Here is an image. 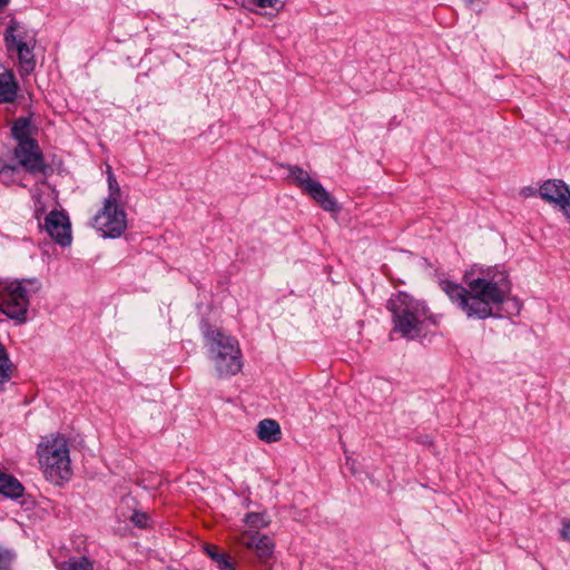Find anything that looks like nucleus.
Wrapping results in <instances>:
<instances>
[{
    "mask_svg": "<svg viewBox=\"0 0 570 570\" xmlns=\"http://www.w3.org/2000/svg\"><path fill=\"white\" fill-rule=\"evenodd\" d=\"M463 279L466 287L446 279L440 282V287L468 318L485 320L495 316L493 306L504 303L511 293L507 272L497 267L481 269L479 273L472 271Z\"/></svg>",
    "mask_w": 570,
    "mask_h": 570,
    "instance_id": "1",
    "label": "nucleus"
},
{
    "mask_svg": "<svg viewBox=\"0 0 570 570\" xmlns=\"http://www.w3.org/2000/svg\"><path fill=\"white\" fill-rule=\"evenodd\" d=\"M386 308L392 314V331L405 340L419 338L430 324H435L426 303L406 292L393 294L387 299Z\"/></svg>",
    "mask_w": 570,
    "mask_h": 570,
    "instance_id": "2",
    "label": "nucleus"
},
{
    "mask_svg": "<svg viewBox=\"0 0 570 570\" xmlns=\"http://www.w3.org/2000/svg\"><path fill=\"white\" fill-rule=\"evenodd\" d=\"M200 330L217 376L225 379L239 373L243 367V355L238 341L206 322L202 323Z\"/></svg>",
    "mask_w": 570,
    "mask_h": 570,
    "instance_id": "3",
    "label": "nucleus"
},
{
    "mask_svg": "<svg viewBox=\"0 0 570 570\" xmlns=\"http://www.w3.org/2000/svg\"><path fill=\"white\" fill-rule=\"evenodd\" d=\"M40 466L46 478L55 484H60L71 476L68 442L65 436H46L38 446Z\"/></svg>",
    "mask_w": 570,
    "mask_h": 570,
    "instance_id": "4",
    "label": "nucleus"
},
{
    "mask_svg": "<svg viewBox=\"0 0 570 570\" xmlns=\"http://www.w3.org/2000/svg\"><path fill=\"white\" fill-rule=\"evenodd\" d=\"M3 38L8 53L18 59L21 76L30 75L36 68L33 53L37 43L36 32L23 23L12 20Z\"/></svg>",
    "mask_w": 570,
    "mask_h": 570,
    "instance_id": "5",
    "label": "nucleus"
},
{
    "mask_svg": "<svg viewBox=\"0 0 570 570\" xmlns=\"http://www.w3.org/2000/svg\"><path fill=\"white\" fill-rule=\"evenodd\" d=\"M40 289L37 279L13 281L0 289V312L22 324L27 321L30 295Z\"/></svg>",
    "mask_w": 570,
    "mask_h": 570,
    "instance_id": "6",
    "label": "nucleus"
},
{
    "mask_svg": "<svg viewBox=\"0 0 570 570\" xmlns=\"http://www.w3.org/2000/svg\"><path fill=\"white\" fill-rule=\"evenodd\" d=\"M282 167L287 169L288 177L293 179L294 184L303 189L324 210L336 212L338 209L334 197L322 186L320 181L312 179L306 170L293 165H282Z\"/></svg>",
    "mask_w": 570,
    "mask_h": 570,
    "instance_id": "7",
    "label": "nucleus"
},
{
    "mask_svg": "<svg viewBox=\"0 0 570 570\" xmlns=\"http://www.w3.org/2000/svg\"><path fill=\"white\" fill-rule=\"evenodd\" d=\"M92 226L104 237H120L127 228L126 213L119 204L104 202L102 208L92 218Z\"/></svg>",
    "mask_w": 570,
    "mask_h": 570,
    "instance_id": "8",
    "label": "nucleus"
},
{
    "mask_svg": "<svg viewBox=\"0 0 570 570\" xmlns=\"http://www.w3.org/2000/svg\"><path fill=\"white\" fill-rule=\"evenodd\" d=\"M19 165L31 174H46L48 166L43 161L42 153L36 140L19 142L14 149Z\"/></svg>",
    "mask_w": 570,
    "mask_h": 570,
    "instance_id": "9",
    "label": "nucleus"
},
{
    "mask_svg": "<svg viewBox=\"0 0 570 570\" xmlns=\"http://www.w3.org/2000/svg\"><path fill=\"white\" fill-rule=\"evenodd\" d=\"M539 195L546 202L558 205L570 217V190L562 180H547L540 186Z\"/></svg>",
    "mask_w": 570,
    "mask_h": 570,
    "instance_id": "10",
    "label": "nucleus"
},
{
    "mask_svg": "<svg viewBox=\"0 0 570 570\" xmlns=\"http://www.w3.org/2000/svg\"><path fill=\"white\" fill-rule=\"evenodd\" d=\"M43 228L61 246L71 243L69 218L62 212L51 210L45 218Z\"/></svg>",
    "mask_w": 570,
    "mask_h": 570,
    "instance_id": "11",
    "label": "nucleus"
},
{
    "mask_svg": "<svg viewBox=\"0 0 570 570\" xmlns=\"http://www.w3.org/2000/svg\"><path fill=\"white\" fill-rule=\"evenodd\" d=\"M243 544L254 550L256 556L263 560H268L274 553V543L266 534L258 532H245L242 538Z\"/></svg>",
    "mask_w": 570,
    "mask_h": 570,
    "instance_id": "12",
    "label": "nucleus"
},
{
    "mask_svg": "<svg viewBox=\"0 0 570 570\" xmlns=\"http://www.w3.org/2000/svg\"><path fill=\"white\" fill-rule=\"evenodd\" d=\"M19 85L14 73L3 66H0V104H11L16 101Z\"/></svg>",
    "mask_w": 570,
    "mask_h": 570,
    "instance_id": "13",
    "label": "nucleus"
},
{
    "mask_svg": "<svg viewBox=\"0 0 570 570\" xmlns=\"http://www.w3.org/2000/svg\"><path fill=\"white\" fill-rule=\"evenodd\" d=\"M257 435L264 442H276L282 438L281 426L275 420L264 419L257 425Z\"/></svg>",
    "mask_w": 570,
    "mask_h": 570,
    "instance_id": "14",
    "label": "nucleus"
},
{
    "mask_svg": "<svg viewBox=\"0 0 570 570\" xmlns=\"http://www.w3.org/2000/svg\"><path fill=\"white\" fill-rule=\"evenodd\" d=\"M22 484L12 475L0 471V494L10 499H18L23 494Z\"/></svg>",
    "mask_w": 570,
    "mask_h": 570,
    "instance_id": "15",
    "label": "nucleus"
},
{
    "mask_svg": "<svg viewBox=\"0 0 570 570\" xmlns=\"http://www.w3.org/2000/svg\"><path fill=\"white\" fill-rule=\"evenodd\" d=\"M12 137L19 142L32 141L31 134V121L29 118H18L11 127Z\"/></svg>",
    "mask_w": 570,
    "mask_h": 570,
    "instance_id": "16",
    "label": "nucleus"
},
{
    "mask_svg": "<svg viewBox=\"0 0 570 570\" xmlns=\"http://www.w3.org/2000/svg\"><path fill=\"white\" fill-rule=\"evenodd\" d=\"M12 363L4 345L0 342V392L3 390V384L11 379Z\"/></svg>",
    "mask_w": 570,
    "mask_h": 570,
    "instance_id": "17",
    "label": "nucleus"
},
{
    "mask_svg": "<svg viewBox=\"0 0 570 570\" xmlns=\"http://www.w3.org/2000/svg\"><path fill=\"white\" fill-rule=\"evenodd\" d=\"M108 196L105 202L119 204L121 199L120 186L110 166H107Z\"/></svg>",
    "mask_w": 570,
    "mask_h": 570,
    "instance_id": "18",
    "label": "nucleus"
},
{
    "mask_svg": "<svg viewBox=\"0 0 570 570\" xmlns=\"http://www.w3.org/2000/svg\"><path fill=\"white\" fill-rule=\"evenodd\" d=\"M61 570H94V562L87 557H71L61 564Z\"/></svg>",
    "mask_w": 570,
    "mask_h": 570,
    "instance_id": "19",
    "label": "nucleus"
},
{
    "mask_svg": "<svg viewBox=\"0 0 570 570\" xmlns=\"http://www.w3.org/2000/svg\"><path fill=\"white\" fill-rule=\"evenodd\" d=\"M205 551L208 557L217 563L219 570H235L228 557L217 552V548L215 546H206Z\"/></svg>",
    "mask_w": 570,
    "mask_h": 570,
    "instance_id": "20",
    "label": "nucleus"
},
{
    "mask_svg": "<svg viewBox=\"0 0 570 570\" xmlns=\"http://www.w3.org/2000/svg\"><path fill=\"white\" fill-rule=\"evenodd\" d=\"M244 522L253 529H262L268 525L269 521L265 513L250 512L244 518Z\"/></svg>",
    "mask_w": 570,
    "mask_h": 570,
    "instance_id": "21",
    "label": "nucleus"
},
{
    "mask_svg": "<svg viewBox=\"0 0 570 570\" xmlns=\"http://www.w3.org/2000/svg\"><path fill=\"white\" fill-rule=\"evenodd\" d=\"M131 522L140 528L146 529L149 527V517L145 512L135 511L130 517Z\"/></svg>",
    "mask_w": 570,
    "mask_h": 570,
    "instance_id": "22",
    "label": "nucleus"
},
{
    "mask_svg": "<svg viewBox=\"0 0 570 570\" xmlns=\"http://www.w3.org/2000/svg\"><path fill=\"white\" fill-rule=\"evenodd\" d=\"M13 554L10 550L0 547V570H11Z\"/></svg>",
    "mask_w": 570,
    "mask_h": 570,
    "instance_id": "23",
    "label": "nucleus"
},
{
    "mask_svg": "<svg viewBox=\"0 0 570 570\" xmlns=\"http://www.w3.org/2000/svg\"><path fill=\"white\" fill-rule=\"evenodd\" d=\"M17 170V166L0 161V175L11 177Z\"/></svg>",
    "mask_w": 570,
    "mask_h": 570,
    "instance_id": "24",
    "label": "nucleus"
},
{
    "mask_svg": "<svg viewBox=\"0 0 570 570\" xmlns=\"http://www.w3.org/2000/svg\"><path fill=\"white\" fill-rule=\"evenodd\" d=\"M259 8H275L281 0H252Z\"/></svg>",
    "mask_w": 570,
    "mask_h": 570,
    "instance_id": "25",
    "label": "nucleus"
},
{
    "mask_svg": "<svg viewBox=\"0 0 570 570\" xmlns=\"http://www.w3.org/2000/svg\"><path fill=\"white\" fill-rule=\"evenodd\" d=\"M560 535L563 540L570 541V520L562 521V529Z\"/></svg>",
    "mask_w": 570,
    "mask_h": 570,
    "instance_id": "26",
    "label": "nucleus"
},
{
    "mask_svg": "<svg viewBox=\"0 0 570 570\" xmlns=\"http://www.w3.org/2000/svg\"><path fill=\"white\" fill-rule=\"evenodd\" d=\"M9 1H10V0H0V10H2L3 8H6V7L9 4Z\"/></svg>",
    "mask_w": 570,
    "mask_h": 570,
    "instance_id": "27",
    "label": "nucleus"
},
{
    "mask_svg": "<svg viewBox=\"0 0 570 570\" xmlns=\"http://www.w3.org/2000/svg\"><path fill=\"white\" fill-rule=\"evenodd\" d=\"M474 0H464L466 4H472Z\"/></svg>",
    "mask_w": 570,
    "mask_h": 570,
    "instance_id": "28",
    "label": "nucleus"
},
{
    "mask_svg": "<svg viewBox=\"0 0 570 570\" xmlns=\"http://www.w3.org/2000/svg\"><path fill=\"white\" fill-rule=\"evenodd\" d=\"M523 195H532V191H530V190L523 191Z\"/></svg>",
    "mask_w": 570,
    "mask_h": 570,
    "instance_id": "29",
    "label": "nucleus"
},
{
    "mask_svg": "<svg viewBox=\"0 0 570 570\" xmlns=\"http://www.w3.org/2000/svg\"><path fill=\"white\" fill-rule=\"evenodd\" d=\"M523 195H532V191H530V190L523 191Z\"/></svg>",
    "mask_w": 570,
    "mask_h": 570,
    "instance_id": "30",
    "label": "nucleus"
},
{
    "mask_svg": "<svg viewBox=\"0 0 570 570\" xmlns=\"http://www.w3.org/2000/svg\"><path fill=\"white\" fill-rule=\"evenodd\" d=\"M523 195H532V191H530V190L523 191Z\"/></svg>",
    "mask_w": 570,
    "mask_h": 570,
    "instance_id": "31",
    "label": "nucleus"
}]
</instances>
